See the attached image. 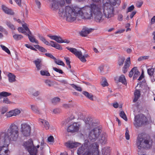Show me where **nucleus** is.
I'll return each instance as SVG.
<instances>
[{"label":"nucleus","instance_id":"obj_46","mask_svg":"<svg viewBox=\"0 0 155 155\" xmlns=\"http://www.w3.org/2000/svg\"><path fill=\"white\" fill-rule=\"evenodd\" d=\"M1 47L2 48V49L5 51L8 54H11L10 50L7 47L2 45H1Z\"/></svg>","mask_w":155,"mask_h":155},{"label":"nucleus","instance_id":"obj_15","mask_svg":"<svg viewBox=\"0 0 155 155\" xmlns=\"http://www.w3.org/2000/svg\"><path fill=\"white\" fill-rule=\"evenodd\" d=\"M107 136L105 133H104L99 136L97 140L102 144H105L107 142Z\"/></svg>","mask_w":155,"mask_h":155},{"label":"nucleus","instance_id":"obj_25","mask_svg":"<svg viewBox=\"0 0 155 155\" xmlns=\"http://www.w3.org/2000/svg\"><path fill=\"white\" fill-rule=\"evenodd\" d=\"M49 46H51L52 47L55 48L56 49L58 50H62V47L59 44L55 43L53 41H51Z\"/></svg>","mask_w":155,"mask_h":155},{"label":"nucleus","instance_id":"obj_40","mask_svg":"<svg viewBox=\"0 0 155 155\" xmlns=\"http://www.w3.org/2000/svg\"><path fill=\"white\" fill-rule=\"evenodd\" d=\"M6 24L12 30H15V28L14 25L12 24L10 21H6Z\"/></svg>","mask_w":155,"mask_h":155},{"label":"nucleus","instance_id":"obj_60","mask_svg":"<svg viewBox=\"0 0 155 155\" xmlns=\"http://www.w3.org/2000/svg\"><path fill=\"white\" fill-rule=\"evenodd\" d=\"M48 140L50 142H52L54 140V138L53 136H51L48 138Z\"/></svg>","mask_w":155,"mask_h":155},{"label":"nucleus","instance_id":"obj_64","mask_svg":"<svg viewBox=\"0 0 155 155\" xmlns=\"http://www.w3.org/2000/svg\"><path fill=\"white\" fill-rule=\"evenodd\" d=\"M155 22V16H153L151 18V24H153Z\"/></svg>","mask_w":155,"mask_h":155},{"label":"nucleus","instance_id":"obj_18","mask_svg":"<svg viewBox=\"0 0 155 155\" xmlns=\"http://www.w3.org/2000/svg\"><path fill=\"white\" fill-rule=\"evenodd\" d=\"M154 68H149L147 69V73L150 77L151 81L153 82L155 81V74L154 73Z\"/></svg>","mask_w":155,"mask_h":155},{"label":"nucleus","instance_id":"obj_13","mask_svg":"<svg viewBox=\"0 0 155 155\" xmlns=\"http://www.w3.org/2000/svg\"><path fill=\"white\" fill-rule=\"evenodd\" d=\"M11 95V94L6 91L0 92V99H1L3 97V103L6 104H12V102L10 101L6 97Z\"/></svg>","mask_w":155,"mask_h":155},{"label":"nucleus","instance_id":"obj_45","mask_svg":"<svg viewBox=\"0 0 155 155\" xmlns=\"http://www.w3.org/2000/svg\"><path fill=\"white\" fill-rule=\"evenodd\" d=\"M60 100V99L58 97H54L51 100V102L53 104H55L58 103Z\"/></svg>","mask_w":155,"mask_h":155},{"label":"nucleus","instance_id":"obj_55","mask_svg":"<svg viewBox=\"0 0 155 155\" xmlns=\"http://www.w3.org/2000/svg\"><path fill=\"white\" fill-rule=\"evenodd\" d=\"M45 82L46 85L49 87H51L52 85V82L50 80H47L45 81Z\"/></svg>","mask_w":155,"mask_h":155},{"label":"nucleus","instance_id":"obj_2","mask_svg":"<svg viewBox=\"0 0 155 155\" xmlns=\"http://www.w3.org/2000/svg\"><path fill=\"white\" fill-rule=\"evenodd\" d=\"M19 136L18 126L14 123H12L7 130L0 132V155H8V143L10 141H16Z\"/></svg>","mask_w":155,"mask_h":155},{"label":"nucleus","instance_id":"obj_54","mask_svg":"<svg viewBox=\"0 0 155 155\" xmlns=\"http://www.w3.org/2000/svg\"><path fill=\"white\" fill-rule=\"evenodd\" d=\"M35 2L37 6L38 7V8L39 9H40L41 7V4L40 2L38 0H35Z\"/></svg>","mask_w":155,"mask_h":155},{"label":"nucleus","instance_id":"obj_20","mask_svg":"<svg viewBox=\"0 0 155 155\" xmlns=\"http://www.w3.org/2000/svg\"><path fill=\"white\" fill-rule=\"evenodd\" d=\"M92 30L91 29H89L87 28H83L81 32V35L82 36H86L88 34L91 32Z\"/></svg>","mask_w":155,"mask_h":155},{"label":"nucleus","instance_id":"obj_61","mask_svg":"<svg viewBox=\"0 0 155 155\" xmlns=\"http://www.w3.org/2000/svg\"><path fill=\"white\" fill-rule=\"evenodd\" d=\"M143 4L142 2H138L137 3V6L138 8H140Z\"/></svg>","mask_w":155,"mask_h":155},{"label":"nucleus","instance_id":"obj_19","mask_svg":"<svg viewBox=\"0 0 155 155\" xmlns=\"http://www.w3.org/2000/svg\"><path fill=\"white\" fill-rule=\"evenodd\" d=\"M2 8L3 12L6 14L13 15L14 14V12L11 9H10L4 5H2Z\"/></svg>","mask_w":155,"mask_h":155},{"label":"nucleus","instance_id":"obj_26","mask_svg":"<svg viewBox=\"0 0 155 155\" xmlns=\"http://www.w3.org/2000/svg\"><path fill=\"white\" fill-rule=\"evenodd\" d=\"M8 80L11 83L13 82L16 81V76L14 74L9 73L8 74Z\"/></svg>","mask_w":155,"mask_h":155},{"label":"nucleus","instance_id":"obj_56","mask_svg":"<svg viewBox=\"0 0 155 155\" xmlns=\"http://www.w3.org/2000/svg\"><path fill=\"white\" fill-rule=\"evenodd\" d=\"M123 19V15L121 14H120L118 15V17H117V19L119 21H122Z\"/></svg>","mask_w":155,"mask_h":155},{"label":"nucleus","instance_id":"obj_1","mask_svg":"<svg viewBox=\"0 0 155 155\" xmlns=\"http://www.w3.org/2000/svg\"><path fill=\"white\" fill-rule=\"evenodd\" d=\"M95 2L100 3L99 4L92 3L89 5L80 8L77 6L71 8L67 7L65 9V14L67 16V20L69 21H73L75 20L78 15L82 18L91 19L94 16L95 20L97 22L103 21V15L101 8V4L104 3V0H92ZM61 16L63 13H61Z\"/></svg>","mask_w":155,"mask_h":155},{"label":"nucleus","instance_id":"obj_6","mask_svg":"<svg viewBox=\"0 0 155 155\" xmlns=\"http://www.w3.org/2000/svg\"><path fill=\"white\" fill-rule=\"evenodd\" d=\"M103 14L105 17L107 18L114 17L115 15L114 8L109 3H103Z\"/></svg>","mask_w":155,"mask_h":155},{"label":"nucleus","instance_id":"obj_10","mask_svg":"<svg viewBox=\"0 0 155 155\" xmlns=\"http://www.w3.org/2000/svg\"><path fill=\"white\" fill-rule=\"evenodd\" d=\"M27 145V147L28 152L30 155H36L37 149L34 145L33 141L32 139H29L27 142H26Z\"/></svg>","mask_w":155,"mask_h":155},{"label":"nucleus","instance_id":"obj_17","mask_svg":"<svg viewBox=\"0 0 155 155\" xmlns=\"http://www.w3.org/2000/svg\"><path fill=\"white\" fill-rule=\"evenodd\" d=\"M65 145L67 147L73 148L79 146L80 145V143L77 142L73 143L71 141H68L65 143Z\"/></svg>","mask_w":155,"mask_h":155},{"label":"nucleus","instance_id":"obj_39","mask_svg":"<svg viewBox=\"0 0 155 155\" xmlns=\"http://www.w3.org/2000/svg\"><path fill=\"white\" fill-rule=\"evenodd\" d=\"M125 58L124 57L120 58L118 61V64L119 66H122L124 62Z\"/></svg>","mask_w":155,"mask_h":155},{"label":"nucleus","instance_id":"obj_36","mask_svg":"<svg viewBox=\"0 0 155 155\" xmlns=\"http://www.w3.org/2000/svg\"><path fill=\"white\" fill-rule=\"evenodd\" d=\"M132 71H134V74L133 76L134 79L135 78H136L137 77L138 75H139L140 74V72L138 71L137 68V67H134L132 68Z\"/></svg>","mask_w":155,"mask_h":155},{"label":"nucleus","instance_id":"obj_28","mask_svg":"<svg viewBox=\"0 0 155 155\" xmlns=\"http://www.w3.org/2000/svg\"><path fill=\"white\" fill-rule=\"evenodd\" d=\"M119 81L125 85L127 84L125 76L124 75H121L119 77Z\"/></svg>","mask_w":155,"mask_h":155},{"label":"nucleus","instance_id":"obj_5","mask_svg":"<svg viewBox=\"0 0 155 155\" xmlns=\"http://www.w3.org/2000/svg\"><path fill=\"white\" fill-rule=\"evenodd\" d=\"M52 3L51 4V8L54 10L58 9V8H59V15L62 17L66 16V20L67 21H69L67 20V16L66 14H63V15L61 16V13L65 14V9L67 7H69V6H67L65 7L64 11L63 9H62L61 8H59V7H62L63 6H64L65 4V2L64 0H52ZM71 22V21H69ZM72 21H71V22Z\"/></svg>","mask_w":155,"mask_h":155},{"label":"nucleus","instance_id":"obj_12","mask_svg":"<svg viewBox=\"0 0 155 155\" xmlns=\"http://www.w3.org/2000/svg\"><path fill=\"white\" fill-rule=\"evenodd\" d=\"M80 125L77 123H74L70 125L67 128L68 132L74 133L78 132L79 129Z\"/></svg>","mask_w":155,"mask_h":155},{"label":"nucleus","instance_id":"obj_59","mask_svg":"<svg viewBox=\"0 0 155 155\" xmlns=\"http://www.w3.org/2000/svg\"><path fill=\"white\" fill-rule=\"evenodd\" d=\"M17 4L20 7L21 6V0H14Z\"/></svg>","mask_w":155,"mask_h":155},{"label":"nucleus","instance_id":"obj_47","mask_svg":"<svg viewBox=\"0 0 155 155\" xmlns=\"http://www.w3.org/2000/svg\"><path fill=\"white\" fill-rule=\"evenodd\" d=\"M125 137L127 140H129L130 138V136L129 134V131L127 128H126V132L125 134Z\"/></svg>","mask_w":155,"mask_h":155},{"label":"nucleus","instance_id":"obj_29","mask_svg":"<svg viewBox=\"0 0 155 155\" xmlns=\"http://www.w3.org/2000/svg\"><path fill=\"white\" fill-rule=\"evenodd\" d=\"M110 4L113 6L119 5L121 2L120 0H109Z\"/></svg>","mask_w":155,"mask_h":155},{"label":"nucleus","instance_id":"obj_31","mask_svg":"<svg viewBox=\"0 0 155 155\" xmlns=\"http://www.w3.org/2000/svg\"><path fill=\"white\" fill-rule=\"evenodd\" d=\"M31 108L34 113L37 114H40V112L36 106L32 105L31 106Z\"/></svg>","mask_w":155,"mask_h":155},{"label":"nucleus","instance_id":"obj_62","mask_svg":"<svg viewBox=\"0 0 155 155\" xmlns=\"http://www.w3.org/2000/svg\"><path fill=\"white\" fill-rule=\"evenodd\" d=\"M136 11H133L130 15V17L131 18H132L136 14Z\"/></svg>","mask_w":155,"mask_h":155},{"label":"nucleus","instance_id":"obj_38","mask_svg":"<svg viewBox=\"0 0 155 155\" xmlns=\"http://www.w3.org/2000/svg\"><path fill=\"white\" fill-rule=\"evenodd\" d=\"M22 27L25 30V31H26V33H27V34H30V35H31V32L30 31L29 28H28V25L25 23L22 24Z\"/></svg>","mask_w":155,"mask_h":155},{"label":"nucleus","instance_id":"obj_27","mask_svg":"<svg viewBox=\"0 0 155 155\" xmlns=\"http://www.w3.org/2000/svg\"><path fill=\"white\" fill-rule=\"evenodd\" d=\"M34 62L36 65L37 70L39 71L42 69V65L41 63V61L39 60L35 61Z\"/></svg>","mask_w":155,"mask_h":155},{"label":"nucleus","instance_id":"obj_34","mask_svg":"<svg viewBox=\"0 0 155 155\" xmlns=\"http://www.w3.org/2000/svg\"><path fill=\"white\" fill-rule=\"evenodd\" d=\"M35 90L34 89H31L30 90V94L33 96H38L39 94V92L38 91L34 92Z\"/></svg>","mask_w":155,"mask_h":155},{"label":"nucleus","instance_id":"obj_44","mask_svg":"<svg viewBox=\"0 0 155 155\" xmlns=\"http://www.w3.org/2000/svg\"><path fill=\"white\" fill-rule=\"evenodd\" d=\"M71 85L74 89H75L76 90L79 91H82V89L81 87L79 86H78L74 84H71Z\"/></svg>","mask_w":155,"mask_h":155},{"label":"nucleus","instance_id":"obj_41","mask_svg":"<svg viewBox=\"0 0 155 155\" xmlns=\"http://www.w3.org/2000/svg\"><path fill=\"white\" fill-rule=\"evenodd\" d=\"M54 61L55 63L58 65L64 66L65 64L63 61L60 60H57L56 58L54 60Z\"/></svg>","mask_w":155,"mask_h":155},{"label":"nucleus","instance_id":"obj_4","mask_svg":"<svg viewBox=\"0 0 155 155\" xmlns=\"http://www.w3.org/2000/svg\"><path fill=\"white\" fill-rule=\"evenodd\" d=\"M152 143V140L149 136L139 134L137 137L136 145L139 149H149L151 147Z\"/></svg>","mask_w":155,"mask_h":155},{"label":"nucleus","instance_id":"obj_43","mask_svg":"<svg viewBox=\"0 0 155 155\" xmlns=\"http://www.w3.org/2000/svg\"><path fill=\"white\" fill-rule=\"evenodd\" d=\"M120 116L125 120L126 121H127V118L124 112L123 111H122L120 112Z\"/></svg>","mask_w":155,"mask_h":155},{"label":"nucleus","instance_id":"obj_42","mask_svg":"<svg viewBox=\"0 0 155 155\" xmlns=\"http://www.w3.org/2000/svg\"><path fill=\"white\" fill-rule=\"evenodd\" d=\"M40 74L42 76H50L49 73L47 71L41 70L40 71Z\"/></svg>","mask_w":155,"mask_h":155},{"label":"nucleus","instance_id":"obj_35","mask_svg":"<svg viewBox=\"0 0 155 155\" xmlns=\"http://www.w3.org/2000/svg\"><path fill=\"white\" fill-rule=\"evenodd\" d=\"M34 47L35 48L39 50L40 51L43 52H47V50L44 48L40 46L39 45H35Z\"/></svg>","mask_w":155,"mask_h":155},{"label":"nucleus","instance_id":"obj_48","mask_svg":"<svg viewBox=\"0 0 155 155\" xmlns=\"http://www.w3.org/2000/svg\"><path fill=\"white\" fill-rule=\"evenodd\" d=\"M18 30L19 32L24 34L25 35V34H27V33H26V31H25L23 28L21 27H19Z\"/></svg>","mask_w":155,"mask_h":155},{"label":"nucleus","instance_id":"obj_11","mask_svg":"<svg viewBox=\"0 0 155 155\" xmlns=\"http://www.w3.org/2000/svg\"><path fill=\"white\" fill-rule=\"evenodd\" d=\"M31 127L26 123H22L21 125V131L22 135L25 137L30 136L31 133Z\"/></svg>","mask_w":155,"mask_h":155},{"label":"nucleus","instance_id":"obj_22","mask_svg":"<svg viewBox=\"0 0 155 155\" xmlns=\"http://www.w3.org/2000/svg\"><path fill=\"white\" fill-rule=\"evenodd\" d=\"M25 35H27L28 36V38L31 42L32 43H35L36 44H38V40L35 39L34 36L30 34H25Z\"/></svg>","mask_w":155,"mask_h":155},{"label":"nucleus","instance_id":"obj_23","mask_svg":"<svg viewBox=\"0 0 155 155\" xmlns=\"http://www.w3.org/2000/svg\"><path fill=\"white\" fill-rule=\"evenodd\" d=\"M39 122L41 123L44 126L46 130H48L49 128L50 125L47 121L43 119H39Z\"/></svg>","mask_w":155,"mask_h":155},{"label":"nucleus","instance_id":"obj_50","mask_svg":"<svg viewBox=\"0 0 155 155\" xmlns=\"http://www.w3.org/2000/svg\"><path fill=\"white\" fill-rule=\"evenodd\" d=\"M53 69L56 72H58V73L61 74H62L63 73L62 70L58 69L55 67H53Z\"/></svg>","mask_w":155,"mask_h":155},{"label":"nucleus","instance_id":"obj_52","mask_svg":"<svg viewBox=\"0 0 155 155\" xmlns=\"http://www.w3.org/2000/svg\"><path fill=\"white\" fill-rule=\"evenodd\" d=\"M8 108L7 107H3L1 109V114H4L7 111Z\"/></svg>","mask_w":155,"mask_h":155},{"label":"nucleus","instance_id":"obj_24","mask_svg":"<svg viewBox=\"0 0 155 155\" xmlns=\"http://www.w3.org/2000/svg\"><path fill=\"white\" fill-rule=\"evenodd\" d=\"M140 92L137 90H135L134 93V98L133 101L134 103L136 102L140 97Z\"/></svg>","mask_w":155,"mask_h":155},{"label":"nucleus","instance_id":"obj_53","mask_svg":"<svg viewBox=\"0 0 155 155\" xmlns=\"http://www.w3.org/2000/svg\"><path fill=\"white\" fill-rule=\"evenodd\" d=\"M101 84L104 87L108 85V83L107 82V80L106 79H104V81L102 82Z\"/></svg>","mask_w":155,"mask_h":155},{"label":"nucleus","instance_id":"obj_57","mask_svg":"<svg viewBox=\"0 0 155 155\" xmlns=\"http://www.w3.org/2000/svg\"><path fill=\"white\" fill-rule=\"evenodd\" d=\"M64 59L66 61L67 65H69V64H70L71 61H70V59L68 57H65L64 58Z\"/></svg>","mask_w":155,"mask_h":155},{"label":"nucleus","instance_id":"obj_8","mask_svg":"<svg viewBox=\"0 0 155 155\" xmlns=\"http://www.w3.org/2000/svg\"><path fill=\"white\" fill-rule=\"evenodd\" d=\"M102 131V130L98 127H96L91 130L89 132L88 138L90 140L94 142L98 139Z\"/></svg>","mask_w":155,"mask_h":155},{"label":"nucleus","instance_id":"obj_63","mask_svg":"<svg viewBox=\"0 0 155 155\" xmlns=\"http://www.w3.org/2000/svg\"><path fill=\"white\" fill-rule=\"evenodd\" d=\"M59 81L64 84H67L68 83L67 81L65 80H60Z\"/></svg>","mask_w":155,"mask_h":155},{"label":"nucleus","instance_id":"obj_37","mask_svg":"<svg viewBox=\"0 0 155 155\" xmlns=\"http://www.w3.org/2000/svg\"><path fill=\"white\" fill-rule=\"evenodd\" d=\"M38 37L39 39L45 44L48 45H50V43H49L48 41H47L45 38L43 36L39 35Z\"/></svg>","mask_w":155,"mask_h":155},{"label":"nucleus","instance_id":"obj_30","mask_svg":"<svg viewBox=\"0 0 155 155\" xmlns=\"http://www.w3.org/2000/svg\"><path fill=\"white\" fill-rule=\"evenodd\" d=\"M13 37L14 39L17 41L20 40L23 38V36L21 35L16 34L13 35Z\"/></svg>","mask_w":155,"mask_h":155},{"label":"nucleus","instance_id":"obj_32","mask_svg":"<svg viewBox=\"0 0 155 155\" xmlns=\"http://www.w3.org/2000/svg\"><path fill=\"white\" fill-rule=\"evenodd\" d=\"M102 153L104 155H110L109 147H104L102 150Z\"/></svg>","mask_w":155,"mask_h":155},{"label":"nucleus","instance_id":"obj_14","mask_svg":"<svg viewBox=\"0 0 155 155\" xmlns=\"http://www.w3.org/2000/svg\"><path fill=\"white\" fill-rule=\"evenodd\" d=\"M20 112H21L19 110L15 109L7 112L6 114V116L7 117H10L13 116H16L18 115Z\"/></svg>","mask_w":155,"mask_h":155},{"label":"nucleus","instance_id":"obj_16","mask_svg":"<svg viewBox=\"0 0 155 155\" xmlns=\"http://www.w3.org/2000/svg\"><path fill=\"white\" fill-rule=\"evenodd\" d=\"M130 58L129 57L127 58L125 61L124 66L123 68V73L125 74L127 72L128 69L130 66Z\"/></svg>","mask_w":155,"mask_h":155},{"label":"nucleus","instance_id":"obj_7","mask_svg":"<svg viewBox=\"0 0 155 155\" xmlns=\"http://www.w3.org/2000/svg\"><path fill=\"white\" fill-rule=\"evenodd\" d=\"M147 122V117L144 115L140 114L135 116L134 124L136 127H137L145 124Z\"/></svg>","mask_w":155,"mask_h":155},{"label":"nucleus","instance_id":"obj_3","mask_svg":"<svg viewBox=\"0 0 155 155\" xmlns=\"http://www.w3.org/2000/svg\"><path fill=\"white\" fill-rule=\"evenodd\" d=\"M99 146L96 142L88 145L84 143L77 150L78 155H99Z\"/></svg>","mask_w":155,"mask_h":155},{"label":"nucleus","instance_id":"obj_51","mask_svg":"<svg viewBox=\"0 0 155 155\" xmlns=\"http://www.w3.org/2000/svg\"><path fill=\"white\" fill-rule=\"evenodd\" d=\"M45 55L49 57L54 60L55 59V58L50 53H46L45 54Z\"/></svg>","mask_w":155,"mask_h":155},{"label":"nucleus","instance_id":"obj_49","mask_svg":"<svg viewBox=\"0 0 155 155\" xmlns=\"http://www.w3.org/2000/svg\"><path fill=\"white\" fill-rule=\"evenodd\" d=\"M134 9V6L133 5H132L128 8L127 12L128 13L130 12H131L132 11H133Z\"/></svg>","mask_w":155,"mask_h":155},{"label":"nucleus","instance_id":"obj_21","mask_svg":"<svg viewBox=\"0 0 155 155\" xmlns=\"http://www.w3.org/2000/svg\"><path fill=\"white\" fill-rule=\"evenodd\" d=\"M48 36L50 37L51 39L55 40L59 43H63V41H62V38L56 35L51 36L50 35H48Z\"/></svg>","mask_w":155,"mask_h":155},{"label":"nucleus","instance_id":"obj_58","mask_svg":"<svg viewBox=\"0 0 155 155\" xmlns=\"http://www.w3.org/2000/svg\"><path fill=\"white\" fill-rule=\"evenodd\" d=\"M53 112L54 114H57L60 113L61 110L59 109L56 108L54 110Z\"/></svg>","mask_w":155,"mask_h":155},{"label":"nucleus","instance_id":"obj_33","mask_svg":"<svg viewBox=\"0 0 155 155\" xmlns=\"http://www.w3.org/2000/svg\"><path fill=\"white\" fill-rule=\"evenodd\" d=\"M82 94L84 95L87 98H89L91 100H93V96L92 95L90 94L88 92L86 91H84Z\"/></svg>","mask_w":155,"mask_h":155},{"label":"nucleus","instance_id":"obj_9","mask_svg":"<svg viewBox=\"0 0 155 155\" xmlns=\"http://www.w3.org/2000/svg\"><path fill=\"white\" fill-rule=\"evenodd\" d=\"M66 48L74 54L83 62H85L86 61L85 58H87L89 57V55L87 54H85L82 55L81 51H78L75 48L67 47Z\"/></svg>","mask_w":155,"mask_h":155}]
</instances>
